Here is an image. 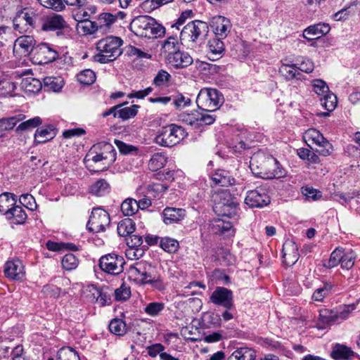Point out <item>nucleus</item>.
<instances>
[{"label":"nucleus","mask_w":360,"mask_h":360,"mask_svg":"<svg viewBox=\"0 0 360 360\" xmlns=\"http://www.w3.org/2000/svg\"><path fill=\"white\" fill-rule=\"evenodd\" d=\"M250 168L256 176L265 179H280L285 175V170L276 158L261 153L251 158Z\"/></svg>","instance_id":"f257e3e1"},{"label":"nucleus","mask_w":360,"mask_h":360,"mask_svg":"<svg viewBox=\"0 0 360 360\" xmlns=\"http://www.w3.org/2000/svg\"><path fill=\"white\" fill-rule=\"evenodd\" d=\"M130 28L136 36L148 39L162 37L165 34V28L148 15L135 18L130 24Z\"/></svg>","instance_id":"f03ea898"},{"label":"nucleus","mask_w":360,"mask_h":360,"mask_svg":"<svg viewBox=\"0 0 360 360\" xmlns=\"http://www.w3.org/2000/svg\"><path fill=\"white\" fill-rule=\"evenodd\" d=\"M209 33L206 22L195 20L188 22L181 29L179 39L182 45L193 46L205 41Z\"/></svg>","instance_id":"7ed1b4c3"},{"label":"nucleus","mask_w":360,"mask_h":360,"mask_svg":"<svg viewBox=\"0 0 360 360\" xmlns=\"http://www.w3.org/2000/svg\"><path fill=\"white\" fill-rule=\"evenodd\" d=\"M125 17L126 14L123 11H119L114 14L109 12H102L92 21L84 22V34L109 32L118 19L123 20Z\"/></svg>","instance_id":"20e7f679"},{"label":"nucleus","mask_w":360,"mask_h":360,"mask_svg":"<svg viewBox=\"0 0 360 360\" xmlns=\"http://www.w3.org/2000/svg\"><path fill=\"white\" fill-rule=\"evenodd\" d=\"M122 40L118 37H108L101 39L96 44L98 53L93 56L94 60L100 63L113 61L122 54Z\"/></svg>","instance_id":"39448f33"},{"label":"nucleus","mask_w":360,"mask_h":360,"mask_svg":"<svg viewBox=\"0 0 360 360\" xmlns=\"http://www.w3.org/2000/svg\"><path fill=\"white\" fill-rule=\"evenodd\" d=\"M117 152L114 146L105 141L94 144L89 151L86 158L95 163H100L102 169H108L116 160Z\"/></svg>","instance_id":"423d86ee"},{"label":"nucleus","mask_w":360,"mask_h":360,"mask_svg":"<svg viewBox=\"0 0 360 360\" xmlns=\"http://www.w3.org/2000/svg\"><path fill=\"white\" fill-rule=\"evenodd\" d=\"M212 199L213 210L218 216L231 217L237 213L238 203L228 190H221L214 193Z\"/></svg>","instance_id":"0eeeda50"},{"label":"nucleus","mask_w":360,"mask_h":360,"mask_svg":"<svg viewBox=\"0 0 360 360\" xmlns=\"http://www.w3.org/2000/svg\"><path fill=\"white\" fill-rule=\"evenodd\" d=\"M187 133L185 129L175 124L162 127L155 137V142L164 147H172L181 142Z\"/></svg>","instance_id":"6e6552de"},{"label":"nucleus","mask_w":360,"mask_h":360,"mask_svg":"<svg viewBox=\"0 0 360 360\" xmlns=\"http://www.w3.org/2000/svg\"><path fill=\"white\" fill-rule=\"evenodd\" d=\"M224 96L216 89H202L196 98L198 106L203 111H215L224 103Z\"/></svg>","instance_id":"1a4fd4ad"},{"label":"nucleus","mask_w":360,"mask_h":360,"mask_svg":"<svg viewBox=\"0 0 360 360\" xmlns=\"http://www.w3.org/2000/svg\"><path fill=\"white\" fill-rule=\"evenodd\" d=\"M39 15L31 8H25L16 13L13 20V28L20 34L30 32L37 27Z\"/></svg>","instance_id":"9d476101"},{"label":"nucleus","mask_w":360,"mask_h":360,"mask_svg":"<svg viewBox=\"0 0 360 360\" xmlns=\"http://www.w3.org/2000/svg\"><path fill=\"white\" fill-rule=\"evenodd\" d=\"M156 273V267L145 261L136 262L129 269V277L139 285H147Z\"/></svg>","instance_id":"9b49d317"},{"label":"nucleus","mask_w":360,"mask_h":360,"mask_svg":"<svg viewBox=\"0 0 360 360\" xmlns=\"http://www.w3.org/2000/svg\"><path fill=\"white\" fill-rule=\"evenodd\" d=\"M125 260L124 257L115 253L104 255L98 259V267L104 273L117 276L123 272Z\"/></svg>","instance_id":"f8f14e48"},{"label":"nucleus","mask_w":360,"mask_h":360,"mask_svg":"<svg viewBox=\"0 0 360 360\" xmlns=\"http://www.w3.org/2000/svg\"><path fill=\"white\" fill-rule=\"evenodd\" d=\"M271 202L269 186L267 184L258 186L254 190L248 191L245 203L251 208H262Z\"/></svg>","instance_id":"ddd939ff"},{"label":"nucleus","mask_w":360,"mask_h":360,"mask_svg":"<svg viewBox=\"0 0 360 360\" xmlns=\"http://www.w3.org/2000/svg\"><path fill=\"white\" fill-rule=\"evenodd\" d=\"M110 223V214L101 207H95L92 210L86 228L94 233L104 232Z\"/></svg>","instance_id":"4468645a"},{"label":"nucleus","mask_w":360,"mask_h":360,"mask_svg":"<svg viewBox=\"0 0 360 360\" xmlns=\"http://www.w3.org/2000/svg\"><path fill=\"white\" fill-rule=\"evenodd\" d=\"M60 48L47 43H41L34 49V58L39 64H47L55 61L59 57Z\"/></svg>","instance_id":"2eb2a0df"},{"label":"nucleus","mask_w":360,"mask_h":360,"mask_svg":"<svg viewBox=\"0 0 360 360\" xmlns=\"http://www.w3.org/2000/svg\"><path fill=\"white\" fill-rule=\"evenodd\" d=\"M210 301L225 309L234 308L233 292L224 287H217L210 297Z\"/></svg>","instance_id":"dca6fc26"},{"label":"nucleus","mask_w":360,"mask_h":360,"mask_svg":"<svg viewBox=\"0 0 360 360\" xmlns=\"http://www.w3.org/2000/svg\"><path fill=\"white\" fill-rule=\"evenodd\" d=\"M210 26L215 34V37L221 39H226L232 28L230 20L221 15L212 18Z\"/></svg>","instance_id":"f3484780"},{"label":"nucleus","mask_w":360,"mask_h":360,"mask_svg":"<svg viewBox=\"0 0 360 360\" xmlns=\"http://www.w3.org/2000/svg\"><path fill=\"white\" fill-rule=\"evenodd\" d=\"M4 274L11 280L22 281L25 275L22 262L18 259L8 261L5 264Z\"/></svg>","instance_id":"a211bd4d"},{"label":"nucleus","mask_w":360,"mask_h":360,"mask_svg":"<svg viewBox=\"0 0 360 360\" xmlns=\"http://www.w3.org/2000/svg\"><path fill=\"white\" fill-rule=\"evenodd\" d=\"M160 215L163 223L168 226L183 221L186 216V211L182 208L166 207Z\"/></svg>","instance_id":"6ab92c4d"},{"label":"nucleus","mask_w":360,"mask_h":360,"mask_svg":"<svg viewBox=\"0 0 360 360\" xmlns=\"http://www.w3.org/2000/svg\"><path fill=\"white\" fill-rule=\"evenodd\" d=\"M166 63L175 69H183L191 65L193 60L191 55L184 51L179 49L174 54L169 56Z\"/></svg>","instance_id":"aec40b11"},{"label":"nucleus","mask_w":360,"mask_h":360,"mask_svg":"<svg viewBox=\"0 0 360 360\" xmlns=\"http://www.w3.org/2000/svg\"><path fill=\"white\" fill-rule=\"evenodd\" d=\"M35 40L33 37L24 35L18 37L13 46V52L21 56H27L31 52L34 53Z\"/></svg>","instance_id":"412c9836"},{"label":"nucleus","mask_w":360,"mask_h":360,"mask_svg":"<svg viewBox=\"0 0 360 360\" xmlns=\"http://www.w3.org/2000/svg\"><path fill=\"white\" fill-rule=\"evenodd\" d=\"M67 23L62 15L55 14L53 16L46 17L42 22L41 29L43 31H57V34L61 33V30L67 27Z\"/></svg>","instance_id":"4be33fe9"},{"label":"nucleus","mask_w":360,"mask_h":360,"mask_svg":"<svg viewBox=\"0 0 360 360\" xmlns=\"http://www.w3.org/2000/svg\"><path fill=\"white\" fill-rule=\"evenodd\" d=\"M330 27L327 23L319 22L309 26L303 32V37L310 41L319 39L329 32Z\"/></svg>","instance_id":"5701e85b"},{"label":"nucleus","mask_w":360,"mask_h":360,"mask_svg":"<svg viewBox=\"0 0 360 360\" xmlns=\"http://www.w3.org/2000/svg\"><path fill=\"white\" fill-rule=\"evenodd\" d=\"M339 290L336 283L332 281H323V285L318 288L312 295L314 301L322 302L324 298Z\"/></svg>","instance_id":"b1692460"},{"label":"nucleus","mask_w":360,"mask_h":360,"mask_svg":"<svg viewBox=\"0 0 360 360\" xmlns=\"http://www.w3.org/2000/svg\"><path fill=\"white\" fill-rule=\"evenodd\" d=\"M56 134L57 129L53 124L38 128L34 134V142L36 144L45 143L53 139Z\"/></svg>","instance_id":"393cba45"},{"label":"nucleus","mask_w":360,"mask_h":360,"mask_svg":"<svg viewBox=\"0 0 360 360\" xmlns=\"http://www.w3.org/2000/svg\"><path fill=\"white\" fill-rule=\"evenodd\" d=\"M224 51L223 39L214 37L207 44V57L211 60H216L221 57Z\"/></svg>","instance_id":"a878e982"},{"label":"nucleus","mask_w":360,"mask_h":360,"mask_svg":"<svg viewBox=\"0 0 360 360\" xmlns=\"http://www.w3.org/2000/svg\"><path fill=\"white\" fill-rule=\"evenodd\" d=\"M211 231L214 234H221L226 236H231L234 234V229L231 222L222 219H216L212 221Z\"/></svg>","instance_id":"bb28decb"},{"label":"nucleus","mask_w":360,"mask_h":360,"mask_svg":"<svg viewBox=\"0 0 360 360\" xmlns=\"http://www.w3.org/2000/svg\"><path fill=\"white\" fill-rule=\"evenodd\" d=\"M212 181L216 186H229L235 184V179L229 171L217 169L212 175Z\"/></svg>","instance_id":"cd10ccee"},{"label":"nucleus","mask_w":360,"mask_h":360,"mask_svg":"<svg viewBox=\"0 0 360 360\" xmlns=\"http://www.w3.org/2000/svg\"><path fill=\"white\" fill-rule=\"evenodd\" d=\"M180 49V44L175 37H168L161 44V53L165 60Z\"/></svg>","instance_id":"c85d7f7f"},{"label":"nucleus","mask_w":360,"mask_h":360,"mask_svg":"<svg viewBox=\"0 0 360 360\" xmlns=\"http://www.w3.org/2000/svg\"><path fill=\"white\" fill-rule=\"evenodd\" d=\"M89 11H87L85 5L82 6H77L76 8L72 11V17L73 18L78 22L77 25V29L82 32L84 34V28L85 26L84 22H91L89 19L90 15L88 14Z\"/></svg>","instance_id":"c756f323"},{"label":"nucleus","mask_w":360,"mask_h":360,"mask_svg":"<svg viewBox=\"0 0 360 360\" xmlns=\"http://www.w3.org/2000/svg\"><path fill=\"white\" fill-rule=\"evenodd\" d=\"M308 136L312 139L313 142L319 146H322L324 148L319 153L322 155L326 156L330 155V150L327 147L330 148V143L329 141L324 138L322 134L316 129H311L308 131Z\"/></svg>","instance_id":"7c9ffc66"},{"label":"nucleus","mask_w":360,"mask_h":360,"mask_svg":"<svg viewBox=\"0 0 360 360\" xmlns=\"http://www.w3.org/2000/svg\"><path fill=\"white\" fill-rule=\"evenodd\" d=\"M256 352L250 347H241L237 348L227 359V360H255Z\"/></svg>","instance_id":"2f4dec72"},{"label":"nucleus","mask_w":360,"mask_h":360,"mask_svg":"<svg viewBox=\"0 0 360 360\" xmlns=\"http://www.w3.org/2000/svg\"><path fill=\"white\" fill-rule=\"evenodd\" d=\"M8 220L15 224H22L27 219V214L20 205L11 207V210L5 215Z\"/></svg>","instance_id":"473e14b6"},{"label":"nucleus","mask_w":360,"mask_h":360,"mask_svg":"<svg viewBox=\"0 0 360 360\" xmlns=\"http://www.w3.org/2000/svg\"><path fill=\"white\" fill-rule=\"evenodd\" d=\"M279 72L288 80L301 79L302 75L298 71L297 64L283 63L279 68Z\"/></svg>","instance_id":"72a5a7b5"},{"label":"nucleus","mask_w":360,"mask_h":360,"mask_svg":"<svg viewBox=\"0 0 360 360\" xmlns=\"http://www.w3.org/2000/svg\"><path fill=\"white\" fill-rule=\"evenodd\" d=\"M17 202V196L11 193H4L0 195V212L4 215L11 210V207Z\"/></svg>","instance_id":"f704fd0d"},{"label":"nucleus","mask_w":360,"mask_h":360,"mask_svg":"<svg viewBox=\"0 0 360 360\" xmlns=\"http://www.w3.org/2000/svg\"><path fill=\"white\" fill-rule=\"evenodd\" d=\"M25 119V115L23 114L2 118L0 120V131H10L13 129L18 122L23 121Z\"/></svg>","instance_id":"c9c22d12"},{"label":"nucleus","mask_w":360,"mask_h":360,"mask_svg":"<svg viewBox=\"0 0 360 360\" xmlns=\"http://www.w3.org/2000/svg\"><path fill=\"white\" fill-rule=\"evenodd\" d=\"M354 354L351 348L340 344H336L331 352V356L334 359H350Z\"/></svg>","instance_id":"e433bc0d"},{"label":"nucleus","mask_w":360,"mask_h":360,"mask_svg":"<svg viewBox=\"0 0 360 360\" xmlns=\"http://www.w3.org/2000/svg\"><path fill=\"white\" fill-rule=\"evenodd\" d=\"M117 230L120 236H129L134 233L135 224L130 218L124 219L118 223Z\"/></svg>","instance_id":"4c0bfd02"},{"label":"nucleus","mask_w":360,"mask_h":360,"mask_svg":"<svg viewBox=\"0 0 360 360\" xmlns=\"http://www.w3.org/2000/svg\"><path fill=\"white\" fill-rule=\"evenodd\" d=\"M342 250L341 247L336 248L330 254V258L323 261V266L326 269H332L337 266L342 259Z\"/></svg>","instance_id":"58836bf2"},{"label":"nucleus","mask_w":360,"mask_h":360,"mask_svg":"<svg viewBox=\"0 0 360 360\" xmlns=\"http://www.w3.org/2000/svg\"><path fill=\"white\" fill-rule=\"evenodd\" d=\"M110 184L103 179L94 183L90 187V193L96 196H103L110 192Z\"/></svg>","instance_id":"ea45409f"},{"label":"nucleus","mask_w":360,"mask_h":360,"mask_svg":"<svg viewBox=\"0 0 360 360\" xmlns=\"http://www.w3.org/2000/svg\"><path fill=\"white\" fill-rule=\"evenodd\" d=\"M167 162V157L162 153H157L153 154L149 162L148 168L150 171L156 172L165 165Z\"/></svg>","instance_id":"a19ab883"},{"label":"nucleus","mask_w":360,"mask_h":360,"mask_svg":"<svg viewBox=\"0 0 360 360\" xmlns=\"http://www.w3.org/2000/svg\"><path fill=\"white\" fill-rule=\"evenodd\" d=\"M108 328L112 333L118 336L124 335L127 331L125 321L121 319L117 318L111 320Z\"/></svg>","instance_id":"79ce46f5"},{"label":"nucleus","mask_w":360,"mask_h":360,"mask_svg":"<svg viewBox=\"0 0 360 360\" xmlns=\"http://www.w3.org/2000/svg\"><path fill=\"white\" fill-rule=\"evenodd\" d=\"M160 246L168 253H175L179 248V243L177 240L167 236L160 238Z\"/></svg>","instance_id":"37998d69"},{"label":"nucleus","mask_w":360,"mask_h":360,"mask_svg":"<svg viewBox=\"0 0 360 360\" xmlns=\"http://www.w3.org/2000/svg\"><path fill=\"white\" fill-rule=\"evenodd\" d=\"M284 255L283 257H292L288 264H294L299 259L298 247L294 242L285 243L283 246Z\"/></svg>","instance_id":"c03bdc74"},{"label":"nucleus","mask_w":360,"mask_h":360,"mask_svg":"<svg viewBox=\"0 0 360 360\" xmlns=\"http://www.w3.org/2000/svg\"><path fill=\"white\" fill-rule=\"evenodd\" d=\"M121 211L124 216L130 217L138 212L136 200L131 198L125 199L121 204Z\"/></svg>","instance_id":"a18cd8bd"},{"label":"nucleus","mask_w":360,"mask_h":360,"mask_svg":"<svg viewBox=\"0 0 360 360\" xmlns=\"http://www.w3.org/2000/svg\"><path fill=\"white\" fill-rule=\"evenodd\" d=\"M56 360H80V358L73 348L65 347L58 351Z\"/></svg>","instance_id":"49530a36"},{"label":"nucleus","mask_w":360,"mask_h":360,"mask_svg":"<svg viewBox=\"0 0 360 360\" xmlns=\"http://www.w3.org/2000/svg\"><path fill=\"white\" fill-rule=\"evenodd\" d=\"M319 321L326 325L338 322L335 309H322L319 311Z\"/></svg>","instance_id":"de8ad7c7"},{"label":"nucleus","mask_w":360,"mask_h":360,"mask_svg":"<svg viewBox=\"0 0 360 360\" xmlns=\"http://www.w3.org/2000/svg\"><path fill=\"white\" fill-rule=\"evenodd\" d=\"M43 82L44 87L55 92L60 91L64 85L63 80L60 77H46Z\"/></svg>","instance_id":"09e8293b"},{"label":"nucleus","mask_w":360,"mask_h":360,"mask_svg":"<svg viewBox=\"0 0 360 360\" xmlns=\"http://www.w3.org/2000/svg\"><path fill=\"white\" fill-rule=\"evenodd\" d=\"M22 86L26 91L34 93L41 90L42 84L41 81L37 79L27 77L22 79Z\"/></svg>","instance_id":"8fccbe9b"},{"label":"nucleus","mask_w":360,"mask_h":360,"mask_svg":"<svg viewBox=\"0 0 360 360\" xmlns=\"http://www.w3.org/2000/svg\"><path fill=\"white\" fill-rule=\"evenodd\" d=\"M202 322L207 327L217 328L221 325V316L214 312H206L202 318Z\"/></svg>","instance_id":"3c124183"},{"label":"nucleus","mask_w":360,"mask_h":360,"mask_svg":"<svg viewBox=\"0 0 360 360\" xmlns=\"http://www.w3.org/2000/svg\"><path fill=\"white\" fill-rule=\"evenodd\" d=\"M42 124V120L37 116L21 122L15 129L17 133L34 129Z\"/></svg>","instance_id":"603ef678"},{"label":"nucleus","mask_w":360,"mask_h":360,"mask_svg":"<svg viewBox=\"0 0 360 360\" xmlns=\"http://www.w3.org/2000/svg\"><path fill=\"white\" fill-rule=\"evenodd\" d=\"M342 259L340 263L341 267L347 270L352 269L354 264L356 255L352 250H345L344 248L342 250Z\"/></svg>","instance_id":"864d4df0"},{"label":"nucleus","mask_w":360,"mask_h":360,"mask_svg":"<svg viewBox=\"0 0 360 360\" xmlns=\"http://www.w3.org/2000/svg\"><path fill=\"white\" fill-rule=\"evenodd\" d=\"M140 108L138 105H132L130 107H125L117 110V117L123 120H127L136 115L138 110Z\"/></svg>","instance_id":"5fc2aeb1"},{"label":"nucleus","mask_w":360,"mask_h":360,"mask_svg":"<svg viewBox=\"0 0 360 360\" xmlns=\"http://www.w3.org/2000/svg\"><path fill=\"white\" fill-rule=\"evenodd\" d=\"M323 96V98H320L321 105L328 111H333L337 105L336 96L329 91Z\"/></svg>","instance_id":"6e6d98bb"},{"label":"nucleus","mask_w":360,"mask_h":360,"mask_svg":"<svg viewBox=\"0 0 360 360\" xmlns=\"http://www.w3.org/2000/svg\"><path fill=\"white\" fill-rule=\"evenodd\" d=\"M77 79L81 84L90 85L96 80V75L91 70L86 69L77 74Z\"/></svg>","instance_id":"4d7b16f0"},{"label":"nucleus","mask_w":360,"mask_h":360,"mask_svg":"<svg viewBox=\"0 0 360 360\" xmlns=\"http://www.w3.org/2000/svg\"><path fill=\"white\" fill-rule=\"evenodd\" d=\"M172 105L178 110L182 109L191 103V99L184 96L181 94H176L171 95Z\"/></svg>","instance_id":"13d9d810"},{"label":"nucleus","mask_w":360,"mask_h":360,"mask_svg":"<svg viewBox=\"0 0 360 360\" xmlns=\"http://www.w3.org/2000/svg\"><path fill=\"white\" fill-rule=\"evenodd\" d=\"M63 267L68 271L75 269L78 266V259L72 253L66 254L61 261Z\"/></svg>","instance_id":"bf43d9fd"},{"label":"nucleus","mask_w":360,"mask_h":360,"mask_svg":"<svg viewBox=\"0 0 360 360\" xmlns=\"http://www.w3.org/2000/svg\"><path fill=\"white\" fill-rule=\"evenodd\" d=\"M165 308V304L162 302H153L148 304L145 307V312L151 316H158Z\"/></svg>","instance_id":"052dcab7"},{"label":"nucleus","mask_w":360,"mask_h":360,"mask_svg":"<svg viewBox=\"0 0 360 360\" xmlns=\"http://www.w3.org/2000/svg\"><path fill=\"white\" fill-rule=\"evenodd\" d=\"M131 296L130 287L125 283H122L121 286L115 290V300L117 301H125Z\"/></svg>","instance_id":"680f3d73"},{"label":"nucleus","mask_w":360,"mask_h":360,"mask_svg":"<svg viewBox=\"0 0 360 360\" xmlns=\"http://www.w3.org/2000/svg\"><path fill=\"white\" fill-rule=\"evenodd\" d=\"M39 4L47 8H51L56 11H63L65 8V4L63 0H37Z\"/></svg>","instance_id":"e2e57ef3"},{"label":"nucleus","mask_w":360,"mask_h":360,"mask_svg":"<svg viewBox=\"0 0 360 360\" xmlns=\"http://www.w3.org/2000/svg\"><path fill=\"white\" fill-rule=\"evenodd\" d=\"M359 195L356 191H349L347 193H336L334 194V198L340 202L342 205H346L356 196Z\"/></svg>","instance_id":"0e129e2a"},{"label":"nucleus","mask_w":360,"mask_h":360,"mask_svg":"<svg viewBox=\"0 0 360 360\" xmlns=\"http://www.w3.org/2000/svg\"><path fill=\"white\" fill-rule=\"evenodd\" d=\"M355 307L354 304L340 306L335 309V313L338 318V321L345 320L348 318L349 314L354 310Z\"/></svg>","instance_id":"69168bd1"},{"label":"nucleus","mask_w":360,"mask_h":360,"mask_svg":"<svg viewBox=\"0 0 360 360\" xmlns=\"http://www.w3.org/2000/svg\"><path fill=\"white\" fill-rule=\"evenodd\" d=\"M193 16L194 13L192 10H186L181 13L176 22L172 24L171 27H175L179 30L180 27L183 25L187 20L191 19Z\"/></svg>","instance_id":"338daca9"},{"label":"nucleus","mask_w":360,"mask_h":360,"mask_svg":"<svg viewBox=\"0 0 360 360\" xmlns=\"http://www.w3.org/2000/svg\"><path fill=\"white\" fill-rule=\"evenodd\" d=\"M313 89L319 96H324L329 92V88L327 84L322 79L313 80Z\"/></svg>","instance_id":"774afa93"}]
</instances>
